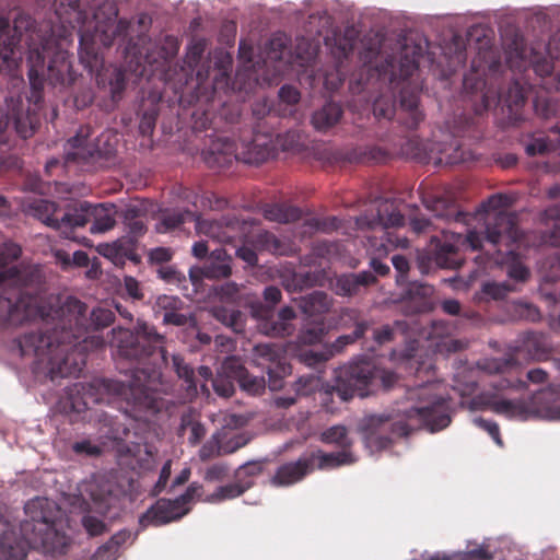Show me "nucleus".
Listing matches in <instances>:
<instances>
[{"mask_svg":"<svg viewBox=\"0 0 560 560\" xmlns=\"http://www.w3.org/2000/svg\"><path fill=\"white\" fill-rule=\"evenodd\" d=\"M417 70V58L415 56L409 57L407 54L400 57L398 70L393 58L386 60V65H383L381 68L376 67L375 69L378 78H383L384 80L388 79L390 83L395 82L396 79L406 81Z\"/></svg>","mask_w":560,"mask_h":560,"instance_id":"nucleus-25","label":"nucleus"},{"mask_svg":"<svg viewBox=\"0 0 560 560\" xmlns=\"http://www.w3.org/2000/svg\"><path fill=\"white\" fill-rule=\"evenodd\" d=\"M420 92L404 85L399 94L398 121L407 129L413 130L424 120V114L419 107ZM373 114L376 118L390 120L396 115L392 96H380L374 101Z\"/></svg>","mask_w":560,"mask_h":560,"instance_id":"nucleus-11","label":"nucleus"},{"mask_svg":"<svg viewBox=\"0 0 560 560\" xmlns=\"http://www.w3.org/2000/svg\"><path fill=\"white\" fill-rule=\"evenodd\" d=\"M119 550L117 546L108 540L96 549L94 558L95 560H116L120 555Z\"/></svg>","mask_w":560,"mask_h":560,"instance_id":"nucleus-64","label":"nucleus"},{"mask_svg":"<svg viewBox=\"0 0 560 560\" xmlns=\"http://www.w3.org/2000/svg\"><path fill=\"white\" fill-rule=\"evenodd\" d=\"M81 524L91 537L100 536L107 530V526L104 521L91 514L83 515Z\"/></svg>","mask_w":560,"mask_h":560,"instance_id":"nucleus-58","label":"nucleus"},{"mask_svg":"<svg viewBox=\"0 0 560 560\" xmlns=\"http://www.w3.org/2000/svg\"><path fill=\"white\" fill-rule=\"evenodd\" d=\"M209 153L214 156L213 162L218 165L228 164L233 158L246 164H261L277 156V143L271 132L256 129L250 141H242L240 144L228 138L218 139L211 144Z\"/></svg>","mask_w":560,"mask_h":560,"instance_id":"nucleus-8","label":"nucleus"},{"mask_svg":"<svg viewBox=\"0 0 560 560\" xmlns=\"http://www.w3.org/2000/svg\"><path fill=\"white\" fill-rule=\"evenodd\" d=\"M129 28V22L120 19L113 25H107V28L102 31L100 40L106 47L110 46L116 37L126 36Z\"/></svg>","mask_w":560,"mask_h":560,"instance_id":"nucleus-51","label":"nucleus"},{"mask_svg":"<svg viewBox=\"0 0 560 560\" xmlns=\"http://www.w3.org/2000/svg\"><path fill=\"white\" fill-rule=\"evenodd\" d=\"M115 214L116 208L112 203L92 205L82 201L72 208V230L83 228L91 222V233H104L114 228Z\"/></svg>","mask_w":560,"mask_h":560,"instance_id":"nucleus-12","label":"nucleus"},{"mask_svg":"<svg viewBox=\"0 0 560 560\" xmlns=\"http://www.w3.org/2000/svg\"><path fill=\"white\" fill-rule=\"evenodd\" d=\"M326 334V324L323 318L314 319L305 325L299 335L304 345H315L322 341Z\"/></svg>","mask_w":560,"mask_h":560,"instance_id":"nucleus-44","label":"nucleus"},{"mask_svg":"<svg viewBox=\"0 0 560 560\" xmlns=\"http://www.w3.org/2000/svg\"><path fill=\"white\" fill-rule=\"evenodd\" d=\"M273 141L277 143V153L281 151H300L304 147L303 135L300 130H288L283 133L273 136Z\"/></svg>","mask_w":560,"mask_h":560,"instance_id":"nucleus-43","label":"nucleus"},{"mask_svg":"<svg viewBox=\"0 0 560 560\" xmlns=\"http://www.w3.org/2000/svg\"><path fill=\"white\" fill-rule=\"evenodd\" d=\"M425 207L432 211L438 219L446 222H460L468 224L470 214L459 210L457 202L446 196L432 195L423 199Z\"/></svg>","mask_w":560,"mask_h":560,"instance_id":"nucleus-20","label":"nucleus"},{"mask_svg":"<svg viewBox=\"0 0 560 560\" xmlns=\"http://www.w3.org/2000/svg\"><path fill=\"white\" fill-rule=\"evenodd\" d=\"M526 98L525 88L518 81L511 82L504 96V103L509 109V117L515 124L524 120L522 108Z\"/></svg>","mask_w":560,"mask_h":560,"instance_id":"nucleus-33","label":"nucleus"},{"mask_svg":"<svg viewBox=\"0 0 560 560\" xmlns=\"http://www.w3.org/2000/svg\"><path fill=\"white\" fill-rule=\"evenodd\" d=\"M28 79L31 83V95L28 96V102L33 103L35 107H39L43 102V79L39 78L34 68L30 69Z\"/></svg>","mask_w":560,"mask_h":560,"instance_id":"nucleus-55","label":"nucleus"},{"mask_svg":"<svg viewBox=\"0 0 560 560\" xmlns=\"http://www.w3.org/2000/svg\"><path fill=\"white\" fill-rule=\"evenodd\" d=\"M288 49L287 37L282 35H273L268 44V56L275 60H282Z\"/></svg>","mask_w":560,"mask_h":560,"instance_id":"nucleus-57","label":"nucleus"},{"mask_svg":"<svg viewBox=\"0 0 560 560\" xmlns=\"http://www.w3.org/2000/svg\"><path fill=\"white\" fill-rule=\"evenodd\" d=\"M230 467L225 463H215L209 466L203 475L208 482L223 481L229 476Z\"/></svg>","mask_w":560,"mask_h":560,"instance_id":"nucleus-60","label":"nucleus"},{"mask_svg":"<svg viewBox=\"0 0 560 560\" xmlns=\"http://www.w3.org/2000/svg\"><path fill=\"white\" fill-rule=\"evenodd\" d=\"M549 56H541L538 54H533L530 59V65L533 67L534 72L540 77L542 80L552 77L555 70V63Z\"/></svg>","mask_w":560,"mask_h":560,"instance_id":"nucleus-52","label":"nucleus"},{"mask_svg":"<svg viewBox=\"0 0 560 560\" xmlns=\"http://www.w3.org/2000/svg\"><path fill=\"white\" fill-rule=\"evenodd\" d=\"M158 304L165 311L163 314L164 324L178 327L185 326L192 329L197 327L195 316L178 312V305L183 304L178 298L163 295L159 298Z\"/></svg>","mask_w":560,"mask_h":560,"instance_id":"nucleus-27","label":"nucleus"},{"mask_svg":"<svg viewBox=\"0 0 560 560\" xmlns=\"http://www.w3.org/2000/svg\"><path fill=\"white\" fill-rule=\"evenodd\" d=\"M353 50V42L348 38H338L336 46L332 50L334 56L337 59L335 67L326 71L324 74V85L328 91H337L346 79V73L342 69L343 61L347 59Z\"/></svg>","mask_w":560,"mask_h":560,"instance_id":"nucleus-23","label":"nucleus"},{"mask_svg":"<svg viewBox=\"0 0 560 560\" xmlns=\"http://www.w3.org/2000/svg\"><path fill=\"white\" fill-rule=\"evenodd\" d=\"M22 42L11 28L7 20H0V71L9 68L13 60V52Z\"/></svg>","mask_w":560,"mask_h":560,"instance_id":"nucleus-30","label":"nucleus"},{"mask_svg":"<svg viewBox=\"0 0 560 560\" xmlns=\"http://www.w3.org/2000/svg\"><path fill=\"white\" fill-rule=\"evenodd\" d=\"M85 491L89 493L90 499L103 512H107L119 499L117 485L106 477H96L86 483Z\"/></svg>","mask_w":560,"mask_h":560,"instance_id":"nucleus-21","label":"nucleus"},{"mask_svg":"<svg viewBox=\"0 0 560 560\" xmlns=\"http://www.w3.org/2000/svg\"><path fill=\"white\" fill-rule=\"evenodd\" d=\"M255 316L261 318L259 330L271 337H287L292 335L294 327L292 320L295 318V312L291 306L282 307L277 318L272 316V310L262 306L254 310Z\"/></svg>","mask_w":560,"mask_h":560,"instance_id":"nucleus-17","label":"nucleus"},{"mask_svg":"<svg viewBox=\"0 0 560 560\" xmlns=\"http://www.w3.org/2000/svg\"><path fill=\"white\" fill-rule=\"evenodd\" d=\"M524 150L528 156L545 155L552 150V144L546 137H532L524 142Z\"/></svg>","mask_w":560,"mask_h":560,"instance_id":"nucleus-53","label":"nucleus"},{"mask_svg":"<svg viewBox=\"0 0 560 560\" xmlns=\"http://www.w3.org/2000/svg\"><path fill=\"white\" fill-rule=\"evenodd\" d=\"M21 302L0 299V324L39 319L35 329L14 339L13 348L21 357L33 355L45 364L52 381L78 376L85 365L89 346L102 343L98 338H90L89 330L108 327L115 319L114 312L105 307L94 308L88 318L86 304L74 296L61 300L50 295L43 304L38 303V296Z\"/></svg>","mask_w":560,"mask_h":560,"instance_id":"nucleus-1","label":"nucleus"},{"mask_svg":"<svg viewBox=\"0 0 560 560\" xmlns=\"http://www.w3.org/2000/svg\"><path fill=\"white\" fill-rule=\"evenodd\" d=\"M195 226L199 234L226 244L242 241L246 231V222L241 221L235 215H223L218 220L200 219L197 217Z\"/></svg>","mask_w":560,"mask_h":560,"instance_id":"nucleus-13","label":"nucleus"},{"mask_svg":"<svg viewBox=\"0 0 560 560\" xmlns=\"http://www.w3.org/2000/svg\"><path fill=\"white\" fill-rule=\"evenodd\" d=\"M96 84L100 90L107 92L114 103L122 98L127 86L126 72L119 67H102L96 73Z\"/></svg>","mask_w":560,"mask_h":560,"instance_id":"nucleus-22","label":"nucleus"},{"mask_svg":"<svg viewBox=\"0 0 560 560\" xmlns=\"http://www.w3.org/2000/svg\"><path fill=\"white\" fill-rule=\"evenodd\" d=\"M320 440L326 444H336L340 448L350 450L352 445L351 439L348 436V430L345 425H332L325 430Z\"/></svg>","mask_w":560,"mask_h":560,"instance_id":"nucleus-45","label":"nucleus"},{"mask_svg":"<svg viewBox=\"0 0 560 560\" xmlns=\"http://www.w3.org/2000/svg\"><path fill=\"white\" fill-rule=\"evenodd\" d=\"M474 423L482 429L483 431L488 432L489 435L493 439V441L495 442V444H498L499 446H503V441L501 439V434H500V428L498 425L497 422L494 421H491V420H487V419H483L481 417H478V418H475L474 419Z\"/></svg>","mask_w":560,"mask_h":560,"instance_id":"nucleus-62","label":"nucleus"},{"mask_svg":"<svg viewBox=\"0 0 560 560\" xmlns=\"http://www.w3.org/2000/svg\"><path fill=\"white\" fill-rule=\"evenodd\" d=\"M486 406L493 412L510 419H526L529 415L527 404L521 399H492Z\"/></svg>","mask_w":560,"mask_h":560,"instance_id":"nucleus-35","label":"nucleus"},{"mask_svg":"<svg viewBox=\"0 0 560 560\" xmlns=\"http://www.w3.org/2000/svg\"><path fill=\"white\" fill-rule=\"evenodd\" d=\"M137 242L138 240L125 236L113 244L101 245L98 252L116 266H124L126 260L139 264L141 258L137 253Z\"/></svg>","mask_w":560,"mask_h":560,"instance_id":"nucleus-24","label":"nucleus"},{"mask_svg":"<svg viewBox=\"0 0 560 560\" xmlns=\"http://www.w3.org/2000/svg\"><path fill=\"white\" fill-rule=\"evenodd\" d=\"M222 454L223 453L220 433L212 434L211 438L200 447L198 452V456L201 462H208L212 458L221 456Z\"/></svg>","mask_w":560,"mask_h":560,"instance_id":"nucleus-50","label":"nucleus"},{"mask_svg":"<svg viewBox=\"0 0 560 560\" xmlns=\"http://www.w3.org/2000/svg\"><path fill=\"white\" fill-rule=\"evenodd\" d=\"M512 291H514V287L506 281L487 282L482 285V293L493 300H503Z\"/></svg>","mask_w":560,"mask_h":560,"instance_id":"nucleus-54","label":"nucleus"},{"mask_svg":"<svg viewBox=\"0 0 560 560\" xmlns=\"http://www.w3.org/2000/svg\"><path fill=\"white\" fill-rule=\"evenodd\" d=\"M201 273L207 279H223L232 273V258L223 248L213 249L206 259Z\"/></svg>","mask_w":560,"mask_h":560,"instance_id":"nucleus-26","label":"nucleus"},{"mask_svg":"<svg viewBox=\"0 0 560 560\" xmlns=\"http://www.w3.org/2000/svg\"><path fill=\"white\" fill-rule=\"evenodd\" d=\"M91 127L82 126L77 135L67 142L65 160L67 163H89L109 160L116 153L117 136L112 131L102 132L94 142L89 141Z\"/></svg>","mask_w":560,"mask_h":560,"instance_id":"nucleus-10","label":"nucleus"},{"mask_svg":"<svg viewBox=\"0 0 560 560\" xmlns=\"http://www.w3.org/2000/svg\"><path fill=\"white\" fill-rule=\"evenodd\" d=\"M334 357V351L324 346L320 350L302 349L298 353V360L310 368H320Z\"/></svg>","mask_w":560,"mask_h":560,"instance_id":"nucleus-42","label":"nucleus"},{"mask_svg":"<svg viewBox=\"0 0 560 560\" xmlns=\"http://www.w3.org/2000/svg\"><path fill=\"white\" fill-rule=\"evenodd\" d=\"M300 311L310 316H319L330 311L331 299L323 291H314L298 301Z\"/></svg>","mask_w":560,"mask_h":560,"instance_id":"nucleus-31","label":"nucleus"},{"mask_svg":"<svg viewBox=\"0 0 560 560\" xmlns=\"http://www.w3.org/2000/svg\"><path fill=\"white\" fill-rule=\"evenodd\" d=\"M173 368L177 374V376L187 385V389L197 390V382L195 376L194 369L185 362L184 358L179 354H174L172 357Z\"/></svg>","mask_w":560,"mask_h":560,"instance_id":"nucleus-46","label":"nucleus"},{"mask_svg":"<svg viewBox=\"0 0 560 560\" xmlns=\"http://www.w3.org/2000/svg\"><path fill=\"white\" fill-rule=\"evenodd\" d=\"M405 224V217L399 206L393 200H381L376 209L361 214L357 219V225L361 230H372L380 232V246L387 252V246L407 248L409 241L406 237H399L395 232H389L390 228H399Z\"/></svg>","mask_w":560,"mask_h":560,"instance_id":"nucleus-9","label":"nucleus"},{"mask_svg":"<svg viewBox=\"0 0 560 560\" xmlns=\"http://www.w3.org/2000/svg\"><path fill=\"white\" fill-rule=\"evenodd\" d=\"M302 211L295 206L268 205L264 209V217L278 223H291L301 219Z\"/></svg>","mask_w":560,"mask_h":560,"instance_id":"nucleus-37","label":"nucleus"},{"mask_svg":"<svg viewBox=\"0 0 560 560\" xmlns=\"http://www.w3.org/2000/svg\"><path fill=\"white\" fill-rule=\"evenodd\" d=\"M79 7V0H58L56 14L63 23L74 27V25H72L73 21L78 22L81 15Z\"/></svg>","mask_w":560,"mask_h":560,"instance_id":"nucleus-47","label":"nucleus"},{"mask_svg":"<svg viewBox=\"0 0 560 560\" xmlns=\"http://www.w3.org/2000/svg\"><path fill=\"white\" fill-rule=\"evenodd\" d=\"M454 326L446 320L436 319L433 320L428 332V338L430 339H440L447 337L452 334Z\"/></svg>","mask_w":560,"mask_h":560,"instance_id":"nucleus-63","label":"nucleus"},{"mask_svg":"<svg viewBox=\"0 0 560 560\" xmlns=\"http://www.w3.org/2000/svg\"><path fill=\"white\" fill-rule=\"evenodd\" d=\"M40 119L35 109L27 108L26 113H18L14 115V127L16 133L27 139L32 137L35 130L39 127Z\"/></svg>","mask_w":560,"mask_h":560,"instance_id":"nucleus-39","label":"nucleus"},{"mask_svg":"<svg viewBox=\"0 0 560 560\" xmlns=\"http://www.w3.org/2000/svg\"><path fill=\"white\" fill-rule=\"evenodd\" d=\"M305 225L312 231L330 233L339 228V220L336 217L311 218L306 220Z\"/></svg>","mask_w":560,"mask_h":560,"instance_id":"nucleus-56","label":"nucleus"},{"mask_svg":"<svg viewBox=\"0 0 560 560\" xmlns=\"http://www.w3.org/2000/svg\"><path fill=\"white\" fill-rule=\"evenodd\" d=\"M427 375V381L407 390V399L415 405L404 412V418L394 412L368 413L358 424L364 443L372 452L390 447L395 439L406 438L413 430L424 427L430 432L445 429L451 423L447 400L443 397V385L435 380L431 362L419 363L417 378Z\"/></svg>","mask_w":560,"mask_h":560,"instance_id":"nucleus-4","label":"nucleus"},{"mask_svg":"<svg viewBox=\"0 0 560 560\" xmlns=\"http://www.w3.org/2000/svg\"><path fill=\"white\" fill-rule=\"evenodd\" d=\"M226 369H233V377L237 381L241 388L250 395H259L265 390L266 380L264 376H254L248 371L237 364L235 360L225 362Z\"/></svg>","mask_w":560,"mask_h":560,"instance_id":"nucleus-29","label":"nucleus"},{"mask_svg":"<svg viewBox=\"0 0 560 560\" xmlns=\"http://www.w3.org/2000/svg\"><path fill=\"white\" fill-rule=\"evenodd\" d=\"M28 547L61 555L68 547V536L58 528L56 521L50 522L47 528L36 530L26 538H20L13 530L0 534V560H24L27 557Z\"/></svg>","mask_w":560,"mask_h":560,"instance_id":"nucleus-7","label":"nucleus"},{"mask_svg":"<svg viewBox=\"0 0 560 560\" xmlns=\"http://www.w3.org/2000/svg\"><path fill=\"white\" fill-rule=\"evenodd\" d=\"M212 315L218 322L231 328L234 332L240 334L244 331L245 315L240 310L215 306L212 308Z\"/></svg>","mask_w":560,"mask_h":560,"instance_id":"nucleus-36","label":"nucleus"},{"mask_svg":"<svg viewBox=\"0 0 560 560\" xmlns=\"http://www.w3.org/2000/svg\"><path fill=\"white\" fill-rule=\"evenodd\" d=\"M493 553L486 544L475 545L474 547L468 546V549L463 552L453 555H435L429 560H491Z\"/></svg>","mask_w":560,"mask_h":560,"instance_id":"nucleus-40","label":"nucleus"},{"mask_svg":"<svg viewBox=\"0 0 560 560\" xmlns=\"http://www.w3.org/2000/svg\"><path fill=\"white\" fill-rule=\"evenodd\" d=\"M506 197L493 195L488 199L483 224L480 229L468 230L466 235L446 230L441 236H432L433 260L439 268L458 269L464 264L462 247L471 250H485L488 260L497 265H506V273L516 281H526L529 270L518 259L515 244L520 232L514 214L498 209L505 206Z\"/></svg>","mask_w":560,"mask_h":560,"instance_id":"nucleus-3","label":"nucleus"},{"mask_svg":"<svg viewBox=\"0 0 560 560\" xmlns=\"http://www.w3.org/2000/svg\"><path fill=\"white\" fill-rule=\"evenodd\" d=\"M398 381L396 373L374 365L368 361L353 362L338 372L332 393L342 401L355 395L366 397L378 389H389Z\"/></svg>","mask_w":560,"mask_h":560,"instance_id":"nucleus-6","label":"nucleus"},{"mask_svg":"<svg viewBox=\"0 0 560 560\" xmlns=\"http://www.w3.org/2000/svg\"><path fill=\"white\" fill-rule=\"evenodd\" d=\"M254 486L253 480L237 479L225 486H220L210 495V501L221 502L224 500H231L241 497L245 491Z\"/></svg>","mask_w":560,"mask_h":560,"instance_id":"nucleus-38","label":"nucleus"},{"mask_svg":"<svg viewBox=\"0 0 560 560\" xmlns=\"http://www.w3.org/2000/svg\"><path fill=\"white\" fill-rule=\"evenodd\" d=\"M478 366L490 374H503L520 369L517 360L512 354L505 358L485 359L478 363Z\"/></svg>","mask_w":560,"mask_h":560,"instance_id":"nucleus-41","label":"nucleus"},{"mask_svg":"<svg viewBox=\"0 0 560 560\" xmlns=\"http://www.w3.org/2000/svg\"><path fill=\"white\" fill-rule=\"evenodd\" d=\"M315 470V458L303 454L294 462H289L280 465L271 482L276 486L287 487L292 486L303 480L307 475Z\"/></svg>","mask_w":560,"mask_h":560,"instance_id":"nucleus-18","label":"nucleus"},{"mask_svg":"<svg viewBox=\"0 0 560 560\" xmlns=\"http://www.w3.org/2000/svg\"><path fill=\"white\" fill-rule=\"evenodd\" d=\"M307 454L308 456H314L315 469L337 468L343 465L353 464L357 460L351 451L346 448H341V451L335 453H324L323 451L317 450Z\"/></svg>","mask_w":560,"mask_h":560,"instance_id":"nucleus-34","label":"nucleus"},{"mask_svg":"<svg viewBox=\"0 0 560 560\" xmlns=\"http://www.w3.org/2000/svg\"><path fill=\"white\" fill-rule=\"evenodd\" d=\"M114 332L119 355L143 363V366L132 370L128 383L95 378L90 383L74 384L63 401L65 412L81 415L91 405L106 402L117 404L127 417L141 420L147 413L155 415L161 410V366L167 363L164 336L144 322L139 324L137 334L122 328Z\"/></svg>","mask_w":560,"mask_h":560,"instance_id":"nucleus-2","label":"nucleus"},{"mask_svg":"<svg viewBox=\"0 0 560 560\" xmlns=\"http://www.w3.org/2000/svg\"><path fill=\"white\" fill-rule=\"evenodd\" d=\"M159 116V107L155 102H152L150 107L143 109L139 122V132L142 136H151L154 131L156 119Z\"/></svg>","mask_w":560,"mask_h":560,"instance_id":"nucleus-49","label":"nucleus"},{"mask_svg":"<svg viewBox=\"0 0 560 560\" xmlns=\"http://www.w3.org/2000/svg\"><path fill=\"white\" fill-rule=\"evenodd\" d=\"M28 213L48 226L59 230L66 237L72 238V208L62 211L57 203L46 199H35L28 206Z\"/></svg>","mask_w":560,"mask_h":560,"instance_id":"nucleus-16","label":"nucleus"},{"mask_svg":"<svg viewBox=\"0 0 560 560\" xmlns=\"http://www.w3.org/2000/svg\"><path fill=\"white\" fill-rule=\"evenodd\" d=\"M22 255V247L11 241L0 245V268H5L16 261ZM45 273L39 265L20 264L0 270V299H11L13 303H22L31 298L38 296L43 304L46 298ZM20 324H0V328L19 326Z\"/></svg>","mask_w":560,"mask_h":560,"instance_id":"nucleus-5","label":"nucleus"},{"mask_svg":"<svg viewBox=\"0 0 560 560\" xmlns=\"http://www.w3.org/2000/svg\"><path fill=\"white\" fill-rule=\"evenodd\" d=\"M188 510H178L173 500L160 499L150 506L139 518L140 529L149 526H162L180 520Z\"/></svg>","mask_w":560,"mask_h":560,"instance_id":"nucleus-19","label":"nucleus"},{"mask_svg":"<svg viewBox=\"0 0 560 560\" xmlns=\"http://www.w3.org/2000/svg\"><path fill=\"white\" fill-rule=\"evenodd\" d=\"M122 218L128 237L139 240L147 233V214L143 208L136 205H129L124 210Z\"/></svg>","mask_w":560,"mask_h":560,"instance_id":"nucleus-32","label":"nucleus"},{"mask_svg":"<svg viewBox=\"0 0 560 560\" xmlns=\"http://www.w3.org/2000/svg\"><path fill=\"white\" fill-rule=\"evenodd\" d=\"M343 109L336 102H327L312 115V125L317 131L325 132L335 127L341 119Z\"/></svg>","mask_w":560,"mask_h":560,"instance_id":"nucleus-28","label":"nucleus"},{"mask_svg":"<svg viewBox=\"0 0 560 560\" xmlns=\"http://www.w3.org/2000/svg\"><path fill=\"white\" fill-rule=\"evenodd\" d=\"M264 463L260 460H252L241 465L236 472L235 478L252 480V478L259 476L262 472Z\"/></svg>","mask_w":560,"mask_h":560,"instance_id":"nucleus-59","label":"nucleus"},{"mask_svg":"<svg viewBox=\"0 0 560 560\" xmlns=\"http://www.w3.org/2000/svg\"><path fill=\"white\" fill-rule=\"evenodd\" d=\"M196 214L191 211H167L162 215L161 225L164 226V231H171L178 229L186 221H195Z\"/></svg>","mask_w":560,"mask_h":560,"instance_id":"nucleus-48","label":"nucleus"},{"mask_svg":"<svg viewBox=\"0 0 560 560\" xmlns=\"http://www.w3.org/2000/svg\"><path fill=\"white\" fill-rule=\"evenodd\" d=\"M24 512L26 518L21 522L20 530L23 538H26L36 530L47 528L50 522L57 520L59 511L49 500L36 498L25 504Z\"/></svg>","mask_w":560,"mask_h":560,"instance_id":"nucleus-15","label":"nucleus"},{"mask_svg":"<svg viewBox=\"0 0 560 560\" xmlns=\"http://www.w3.org/2000/svg\"><path fill=\"white\" fill-rule=\"evenodd\" d=\"M360 291V287L353 275H346L337 280V292L341 295H354Z\"/></svg>","mask_w":560,"mask_h":560,"instance_id":"nucleus-61","label":"nucleus"},{"mask_svg":"<svg viewBox=\"0 0 560 560\" xmlns=\"http://www.w3.org/2000/svg\"><path fill=\"white\" fill-rule=\"evenodd\" d=\"M254 362L266 371L268 386L276 390L282 386V377L287 374V364L282 349L276 343H259L254 348Z\"/></svg>","mask_w":560,"mask_h":560,"instance_id":"nucleus-14","label":"nucleus"}]
</instances>
